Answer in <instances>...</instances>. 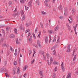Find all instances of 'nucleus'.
Masks as SVG:
<instances>
[{"mask_svg":"<svg viewBox=\"0 0 78 78\" xmlns=\"http://www.w3.org/2000/svg\"><path fill=\"white\" fill-rule=\"evenodd\" d=\"M29 9V7H26V6H25V9L26 10H28Z\"/></svg>","mask_w":78,"mask_h":78,"instance_id":"37998d69","label":"nucleus"},{"mask_svg":"<svg viewBox=\"0 0 78 78\" xmlns=\"http://www.w3.org/2000/svg\"><path fill=\"white\" fill-rule=\"evenodd\" d=\"M17 62L16 61H15L14 62H13V64L14 65H15V66H16V65H17Z\"/></svg>","mask_w":78,"mask_h":78,"instance_id":"a19ab883","label":"nucleus"},{"mask_svg":"<svg viewBox=\"0 0 78 78\" xmlns=\"http://www.w3.org/2000/svg\"><path fill=\"white\" fill-rule=\"evenodd\" d=\"M9 5L10 6H12V2L9 1Z\"/></svg>","mask_w":78,"mask_h":78,"instance_id":"ddd939ff","label":"nucleus"},{"mask_svg":"<svg viewBox=\"0 0 78 78\" xmlns=\"http://www.w3.org/2000/svg\"><path fill=\"white\" fill-rule=\"evenodd\" d=\"M33 51H34V54H35V53H36V50L35 49H34L33 50Z\"/></svg>","mask_w":78,"mask_h":78,"instance_id":"3c124183","label":"nucleus"},{"mask_svg":"<svg viewBox=\"0 0 78 78\" xmlns=\"http://www.w3.org/2000/svg\"><path fill=\"white\" fill-rule=\"evenodd\" d=\"M6 30V31H8L9 30H11V28L9 27H7Z\"/></svg>","mask_w":78,"mask_h":78,"instance_id":"2eb2a0df","label":"nucleus"},{"mask_svg":"<svg viewBox=\"0 0 78 78\" xmlns=\"http://www.w3.org/2000/svg\"><path fill=\"white\" fill-rule=\"evenodd\" d=\"M46 56L48 59H49V58H50V55L48 53H46Z\"/></svg>","mask_w":78,"mask_h":78,"instance_id":"b1692460","label":"nucleus"},{"mask_svg":"<svg viewBox=\"0 0 78 78\" xmlns=\"http://www.w3.org/2000/svg\"><path fill=\"white\" fill-rule=\"evenodd\" d=\"M20 1L22 3H23L25 2V1L24 0H20Z\"/></svg>","mask_w":78,"mask_h":78,"instance_id":"4c0bfd02","label":"nucleus"},{"mask_svg":"<svg viewBox=\"0 0 78 78\" xmlns=\"http://www.w3.org/2000/svg\"><path fill=\"white\" fill-rule=\"evenodd\" d=\"M7 62L6 61H5L4 62V64L5 66H7Z\"/></svg>","mask_w":78,"mask_h":78,"instance_id":"ea45409f","label":"nucleus"},{"mask_svg":"<svg viewBox=\"0 0 78 78\" xmlns=\"http://www.w3.org/2000/svg\"><path fill=\"white\" fill-rule=\"evenodd\" d=\"M55 1H56V0H52V2L54 3H55Z\"/></svg>","mask_w":78,"mask_h":78,"instance_id":"864d4df0","label":"nucleus"},{"mask_svg":"<svg viewBox=\"0 0 78 78\" xmlns=\"http://www.w3.org/2000/svg\"><path fill=\"white\" fill-rule=\"evenodd\" d=\"M49 33L50 34H52V32H53V30H49L48 31Z\"/></svg>","mask_w":78,"mask_h":78,"instance_id":"c9c22d12","label":"nucleus"},{"mask_svg":"<svg viewBox=\"0 0 78 78\" xmlns=\"http://www.w3.org/2000/svg\"><path fill=\"white\" fill-rule=\"evenodd\" d=\"M48 23H46V27H48Z\"/></svg>","mask_w":78,"mask_h":78,"instance_id":"0e129e2a","label":"nucleus"},{"mask_svg":"<svg viewBox=\"0 0 78 78\" xmlns=\"http://www.w3.org/2000/svg\"><path fill=\"white\" fill-rule=\"evenodd\" d=\"M9 37L10 38H13V37H15V35L13 34H11L9 36Z\"/></svg>","mask_w":78,"mask_h":78,"instance_id":"dca6fc26","label":"nucleus"},{"mask_svg":"<svg viewBox=\"0 0 78 78\" xmlns=\"http://www.w3.org/2000/svg\"><path fill=\"white\" fill-rule=\"evenodd\" d=\"M13 75H15V71L14 70H13Z\"/></svg>","mask_w":78,"mask_h":78,"instance_id":"774afa93","label":"nucleus"},{"mask_svg":"<svg viewBox=\"0 0 78 78\" xmlns=\"http://www.w3.org/2000/svg\"><path fill=\"white\" fill-rule=\"evenodd\" d=\"M29 41L30 42V43H32V41L31 40V39H29Z\"/></svg>","mask_w":78,"mask_h":78,"instance_id":"052dcab7","label":"nucleus"},{"mask_svg":"<svg viewBox=\"0 0 78 78\" xmlns=\"http://www.w3.org/2000/svg\"><path fill=\"white\" fill-rule=\"evenodd\" d=\"M39 73L41 76L44 77V74H43V71H39Z\"/></svg>","mask_w":78,"mask_h":78,"instance_id":"f03ea898","label":"nucleus"},{"mask_svg":"<svg viewBox=\"0 0 78 78\" xmlns=\"http://www.w3.org/2000/svg\"><path fill=\"white\" fill-rule=\"evenodd\" d=\"M39 53L41 55H44L45 54V53L44 52L42 51H39Z\"/></svg>","mask_w":78,"mask_h":78,"instance_id":"6e6552de","label":"nucleus"},{"mask_svg":"<svg viewBox=\"0 0 78 78\" xmlns=\"http://www.w3.org/2000/svg\"><path fill=\"white\" fill-rule=\"evenodd\" d=\"M33 2L32 0H30L28 3V6L30 8H31L32 7V5H31V3H32V2Z\"/></svg>","mask_w":78,"mask_h":78,"instance_id":"f257e3e1","label":"nucleus"},{"mask_svg":"<svg viewBox=\"0 0 78 78\" xmlns=\"http://www.w3.org/2000/svg\"><path fill=\"white\" fill-rule=\"evenodd\" d=\"M25 19V15H23L22 17V20H24Z\"/></svg>","mask_w":78,"mask_h":78,"instance_id":"a878e982","label":"nucleus"},{"mask_svg":"<svg viewBox=\"0 0 78 78\" xmlns=\"http://www.w3.org/2000/svg\"><path fill=\"white\" fill-rule=\"evenodd\" d=\"M14 31H15V33L16 34H17V29L16 28H15L14 29Z\"/></svg>","mask_w":78,"mask_h":78,"instance_id":"9b49d317","label":"nucleus"},{"mask_svg":"<svg viewBox=\"0 0 78 78\" xmlns=\"http://www.w3.org/2000/svg\"><path fill=\"white\" fill-rule=\"evenodd\" d=\"M2 32L3 33V34H5V30H4L2 29Z\"/></svg>","mask_w":78,"mask_h":78,"instance_id":"603ef678","label":"nucleus"},{"mask_svg":"<svg viewBox=\"0 0 78 78\" xmlns=\"http://www.w3.org/2000/svg\"><path fill=\"white\" fill-rule=\"evenodd\" d=\"M31 53H32V51L31 50H30L29 51V55H31Z\"/></svg>","mask_w":78,"mask_h":78,"instance_id":"f704fd0d","label":"nucleus"},{"mask_svg":"<svg viewBox=\"0 0 78 78\" xmlns=\"http://www.w3.org/2000/svg\"><path fill=\"white\" fill-rule=\"evenodd\" d=\"M19 64H20V63L21 62L20 60V58H19Z\"/></svg>","mask_w":78,"mask_h":78,"instance_id":"bf43d9fd","label":"nucleus"},{"mask_svg":"<svg viewBox=\"0 0 78 78\" xmlns=\"http://www.w3.org/2000/svg\"><path fill=\"white\" fill-rule=\"evenodd\" d=\"M58 9H59V10H61L62 9V5H59L58 7Z\"/></svg>","mask_w":78,"mask_h":78,"instance_id":"f3484780","label":"nucleus"},{"mask_svg":"<svg viewBox=\"0 0 78 78\" xmlns=\"http://www.w3.org/2000/svg\"><path fill=\"white\" fill-rule=\"evenodd\" d=\"M56 35H55L53 38L54 40L52 41L53 42H54L55 41H56Z\"/></svg>","mask_w":78,"mask_h":78,"instance_id":"a211bd4d","label":"nucleus"},{"mask_svg":"<svg viewBox=\"0 0 78 78\" xmlns=\"http://www.w3.org/2000/svg\"><path fill=\"white\" fill-rule=\"evenodd\" d=\"M37 43L39 47H41V44H40V41H39V40H38L37 41Z\"/></svg>","mask_w":78,"mask_h":78,"instance_id":"39448f33","label":"nucleus"},{"mask_svg":"<svg viewBox=\"0 0 78 78\" xmlns=\"http://www.w3.org/2000/svg\"><path fill=\"white\" fill-rule=\"evenodd\" d=\"M59 29V26L57 25V27H56L54 29V31H57Z\"/></svg>","mask_w":78,"mask_h":78,"instance_id":"0eeeda50","label":"nucleus"},{"mask_svg":"<svg viewBox=\"0 0 78 78\" xmlns=\"http://www.w3.org/2000/svg\"><path fill=\"white\" fill-rule=\"evenodd\" d=\"M53 78H56V74L55 73H54L53 75Z\"/></svg>","mask_w":78,"mask_h":78,"instance_id":"e433bc0d","label":"nucleus"},{"mask_svg":"<svg viewBox=\"0 0 78 78\" xmlns=\"http://www.w3.org/2000/svg\"><path fill=\"white\" fill-rule=\"evenodd\" d=\"M74 31H75V34H76V35H77V33L76 32V27H74Z\"/></svg>","mask_w":78,"mask_h":78,"instance_id":"bb28decb","label":"nucleus"},{"mask_svg":"<svg viewBox=\"0 0 78 78\" xmlns=\"http://www.w3.org/2000/svg\"><path fill=\"white\" fill-rule=\"evenodd\" d=\"M72 13H73L74 12H75V10L73 9L72 10Z\"/></svg>","mask_w":78,"mask_h":78,"instance_id":"79ce46f5","label":"nucleus"},{"mask_svg":"<svg viewBox=\"0 0 78 78\" xmlns=\"http://www.w3.org/2000/svg\"><path fill=\"white\" fill-rule=\"evenodd\" d=\"M3 42V38H1V39L0 40V45L1 44H2Z\"/></svg>","mask_w":78,"mask_h":78,"instance_id":"393cba45","label":"nucleus"},{"mask_svg":"<svg viewBox=\"0 0 78 78\" xmlns=\"http://www.w3.org/2000/svg\"><path fill=\"white\" fill-rule=\"evenodd\" d=\"M5 76L6 77H9V74L7 73H5Z\"/></svg>","mask_w":78,"mask_h":78,"instance_id":"c85d7f7f","label":"nucleus"},{"mask_svg":"<svg viewBox=\"0 0 78 78\" xmlns=\"http://www.w3.org/2000/svg\"><path fill=\"white\" fill-rule=\"evenodd\" d=\"M45 39V42L46 43H47L48 42V37H46Z\"/></svg>","mask_w":78,"mask_h":78,"instance_id":"6ab92c4d","label":"nucleus"},{"mask_svg":"<svg viewBox=\"0 0 78 78\" xmlns=\"http://www.w3.org/2000/svg\"><path fill=\"white\" fill-rule=\"evenodd\" d=\"M24 14V12H23V11L22 10H21V14L22 16V15L23 14Z\"/></svg>","mask_w":78,"mask_h":78,"instance_id":"5701e85b","label":"nucleus"},{"mask_svg":"<svg viewBox=\"0 0 78 78\" xmlns=\"http://www.w3.org/2000/svg\"><path fill=\"white\" fill-rule=\"evenodd\" d=\"M41 32L40 31L39 33V34L37 36L38 37H39V38H40V37H41Z\"/></svg>","mask_w":78,"mask_h":78,"instance_id":"aec40b11","label":"nucleus"},{"mask_svg":"<svg viewBox=\"0 0 78 78\" xmlns=\"http://www.w3.org/2000/svg\"><path fill=\"white\" fill-rule=\"evenodd\" d=\"M75 59H76V55H74V57L73 58V61H75Z\"/></svg>","mask_w":78,"mask_h":78,"instance_id":"58836bf2","label":"nucleus"},{"mask_svg":"<svg viewBox=\"0 0 78 78\" xmlns=\"http://www.w3.org/2000/svg\"><path fill=\"white\" fill-rule=\"evenodd\" d=\"M41 13L42 14H43V15H44V14H47V12H44V11H42L41 12Z\"/></svg>","mask_w":78,"mask_h":78,"instance_id":"473e14b6","label":"nucleus"},{"mask_svg":"<svg viewBox=\"0 0 78 78\" xmlns=\"http://www.w3.org/2000/svg\"><path fill=\"white\" fill-rule=\"evenodd\" d=\"M3 50H2L1 51V54H3Z\"/></svg>","mask_w":78,"mask_h":78,"instance_id":"338daca9","label":"nucleus"},{"mask_svg":"<svg viewBox=\"0 0 78 78\" xmlns=\"http://www.w3.org/2000/svg\"><path fill=\"white\" fill-rule=\"evenodd\" d=\"M68 28V30H69L70 31V30L71 29H70V26H69V27H67Z\"/></svg>","mask_w":78,"mask_h":78,"instance_id":"6e6d98bb","label":"nucleus"},{"mask_svg":"<svg viewBox=\"0 0 78 78\" xmlns=\"http://www.w3.org/2000/svg\"><path fill=\"white\" fill-rule=\"evenodd\" d=\"M61 66H62V70L63 72H64V65H63V62H62Z\"/></svg>","mask_w":78,"mask_h":78,"instance_id":"20e7f679","label":"nucleus"},{"mask_svg":"<svg viewBox=\"0 0 78 78\" xmlns=\"http://www.w3.org/2000/svg\"><path fill=\"white\" fill-rule=\"evenodd\" d=\"M17 14L15 13L13 14L12 15V16H17Z\"/></svg>","mask_w":78,"mask_h":78,"instance_id":"49530a36","label":"nucleus"},{"mask_svg":"<svg viewBox=\"0 0 78 78\" xmlns=\"http://www.w3.org/2000/svg\"><path fill=\"white\" fill-rule=\"evenodd\" d=\"M16 44H19V41H18V39L16 38Z\"/></svg>","mask_w":78,"mask_h":78,"instance_id":"7c9ffc66","label":"nucleus"},{"mask_svg":"<svg viewBox=\"0 0 78 78\" xmlns=\"http://www.w3.org/2000/svg\"><path fill=\"white\" fill-rule=\"evenodd\" d=\"M17 49H16L14 53L15 56H16V55H17Z\"/></svg>","mask_w":78,"mask_h":78,"instance_id":"4be33fe9","label":"nucleus"},{"mask_svg":"<svg viewBox=\"0 0 78 78\" xmlns=\"http://www.w3.org/2000/svg\"><path fill=\"white\" fill-rule=\"evenodd\" d=\"M53 54L54 55L56 56V51H55V50H54L53 51Z\"/></svg>","mask_w":78,"mask_h":78,"instance_id":"cd10ccee","label":"nucleus"},{"mask_svg":"<svg viewBox=\"0 0 78 78\" xmlns=\"http://www.w3.org/2000/svg\"><path fill=\"white\" fill-rule=\"evenodd\" d=\"M31 62L33 64L34 62V59L33 60L31 61Z\"/></svg>","mask_w":78,"mask_h":78,"instance_id":"e2e57ef3","label":"nucleus"},{"mask_svg":"<svg viewBox=\"0 0 78 78\" xmlns=\"http://www.w3.org/2000/svg\"><path fill=\"white\" fill-rule=\"evenodd\" d=\"M10 50L11 51H14V49H13V48H12V47L11 46H10Z\"/></svg>","mask_w":78,"mask_h":78,"instance_id":"c756f323","label":"nucleus"},{"mask_svg":"<svg viewBox=\"0 0 78 78\" xmlns=\"http://www.w3.org/2000/svg\"><path fill=\"white\" fill-rule=\"evenodd\" d=\"M43 59L44 60H46V57L45 56V55H43Z\"/></svg>","mask_w":78,"mask_h":78,"instance_id":"72a5a7b5","label":"nucleus"},{"mask_svg":"<svg viewBox=\"0 0 78 78\" xmlns=\"http://www.w3.org/2000/svg\"><path fill=\"white\" fill-rule=\"evenodd\" d=\"M28 26H29V24L27 23H26V27H28Z\"/></svg>","mask_w":78,"mask_h":78,"instance_id":"4d7b16f0","label":"nucleus"},{"mask_svg":"<svg viewBox=\"0 0 78 78\" xmlns=\"http://www.w3.org/2000/svg\"><path fill=\"white\" fill-rule=\"evenodd\" d=\"M59 36H58V40H57V43H58V42H59Z\"/></svg>","mask_w":78,"mask_h":78,"instance_id":"09e8293b","label":"nucleus"},{"mask_svg":"<svg viewBox=\"0 0 78 78\" xmlns=\"http://www.w3.org/2000/svg\"><path fill=\"white\" fill-rule=\"evenodd\" d=\"M59 18L60 19H63V17L62 16H60Z\"/></svg>","mask_w":78,"mask_h":78,"instance_id":"a18cd8bd","label":"nucleus"},{"mask_svg":"<svg viewBox=\"0 0 78 78\" xmlns=\"http://www.w3.org/2000/svg\"><path fill=\"white\" fill-rule=\"evenodd\" d=\"M67 9H65V13H64V16H66L67 15Z\"/></svg>","mask_w":78,"mask_h":78,"instance_id":"9d476101","label":"nucleus"},{"mask_svg":"<svg viewBox=\"0 0 78 78\" xmlns=\"http://www.w3.org/2000/svg\"><path fill=\"white\" fill-rule=\"evenodd\" d=\"M40 24L41 28H43V27H44L43 26V24H42V23L40 22Z\"/></svg>","mask_w":78,"mask_h":78,"instance_id":"2f4dec72","label":"nucleus"},{"mask_svg":"<svg viewBox=\"0 0 78 78\" xmlns=\"http://www.w3.org/2000/svg\"><path fill=\"white\" fill-rule=\"evenodd\" d=\"M53 64H54V65H58V64H59V63L56 61H54Z\"/></svg>","mask_w":78,"mask_h":78,"instance_id":"f8f14e48","label":"nucleus"},{"mask_svg":"<svg viewBox=\"0 0 78 78\" xmlns=\"http://www.w3.org/2000/svg\"><path fill=\"white\" fill-rule=\"evenodd\" d=\"M71 78V73H68L66 78Z\"/></svg>","mask_w":78,"mask_h":78,"instance_id":"1a4fd4ad","label":"nucleus"},{"mask_svg":"<svg viewBox=\"0 0 78 78\" xmlns=\"http://www.w3.org/2000/svg\"><path fill=\"white\" fill-rule=\"evenodd\" d=\"M50 1V0H45L44 3H48Z\"/></svg>","mask_w":78,"mask_h":78,"instance_id":"412c9836","label":"nucleus"},{"mask_svg":"<svg viewBox=\"0 0 78 78\" xmlns=\"http://www.w3.org/2000/svg\"><path fill=\"white\" fill-rule=\"evenodd\" d=\"M5 47H7V48H8L9 47L8 46V44H5Z\"/></svg>","mask_w":78,"mask_h":78,"instance_id":"8fccbe9b","label":"nucleus"},{"mask_svg":"<svg viewBox=\"0 0 78 78\" xmlns=\"http://www.w3.org/2000/svg\"><path fill=\"white\" fill-rule=\"evenodd\" d=\"M47 62L48 63V65L49 66V65H50V61H49V60H47Z\"/></svg>","mask_w":78,"mask_h":78,"instance_id":"c03bdc74","label":"nucleus"},{"mask_svg":"<svg viewBox=\"0 0 78 78\" xmlns=\"http://www.w3.org/2000/svg\"><path fill=\"white\" fill-rule=\"evenodd\" d=\"M57 67H56L55 68V72H56V71H57Z\"/></svg>","mask_w":78,"mask_h":78,"instance_id":"13d9d810","label":"nucleus"},{"mask_svg":"<svg viewBox=\"0 0 78 78\" xmlns=\"http://www.w3.org/2000/svg\"><path fill=\"white\" fill-rule=\"evenodd\" d=\"M70 44H69L67 46V50L66 51L67 52H70Z\"/></svg>","mask_w":78,"mask_h":78,"instance_id":"7ed1b4c3","label":"nucleus"},{"mask_svg":"<svg viewBox=\"0 0 78 78\" xmlns=\"http://www.w3.org/2000/svg\"><path fill=\"white\" fill-rule=\"evenodd\" d=\"M17 72H20V68L19 67L17 68Z\"/></svg>","mask_w":78,"mask_h":78,"instance_id":"de8ad7c7","label":"nucleus"},{"mask_svg":"<svg viewBox=\"0 0 78 78\" xmlns=\"http://www.w3.org/2000/svg\"><path fill=\"white\" fill-rule=\"evenodd\" d=\"M30 35H31V32H30L29 33L27 36L28 37H30Z\"/></svg>","mask_w":78,"mask_h":78,"instance_id":"5fc2aeb1","label":"nucleus"},{"mask_svg":"<svg viewBox=\"0 0 78 78\" xmlns=\"http://www.w3.org/2000/svg\"><path fill=\"white\" fill-rule=\"evenodd\" d=\"M53 61V59L52 58V57H51L50 58V64H52V62Z\"/></svg>","mask_w":78,"mask_h":78,"instance_id":"423d86ee","label":"nucleus"},{"mask_svg":"<svg viewBox=\"0 0 78 78\" xmlns=\"http://www.w3.org/2000/svg\"><path fill=\"white\" fill-rule=\"evenodd\" d=\"M0 73H3V71L2 70L0 69Z\"/></svg>","mask_w":78,"mask_h":78,"instance_id":"69168bd1","label":"nucleus"},{"mask_svg":"<svg viewBox=\"0 0 78 78\" xmlns=\"http://www.w3.org/2000/svg\"><path fill=\"white\" fill-rule=\"evenodd\" d=\"M28 67V66H25L24 68H23V71H25L26 69H27V68Z\"/></svg>","mask_w":78,"mask_h":78,"instance_id":"4468645a","label":"nucleus"},{"mask_svg":"<svg viewBox=\"0 0 78 78\" xmlns=\"http://www.w3.org/2000/svg\"><path fill=\"white\" fill-rule=\"evenodd\" d=\"M55 48V47H53L51 48V50H54Z\"/></svg>","mask_w":78,"mask_h":78,"instance_id":"680f3d73","label":"nucleus"}]
</instances>
